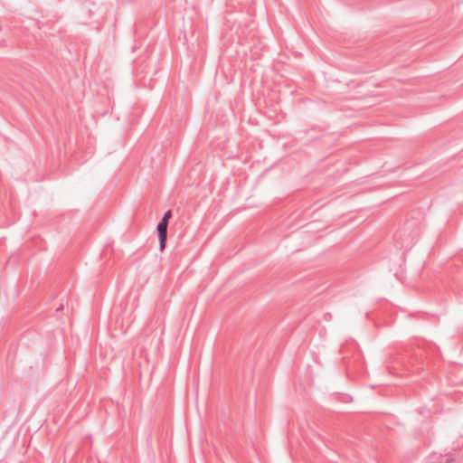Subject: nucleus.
Returning a JSON list of instances; mask_svg holds the SVG:
<instances>
[{"mask_svg":"<svg viewBox=\"0 0 463 463\" xmlns=\"http://www.w3.org/2000/svg\"><path fill=\"white\" fill-rule=\"evenodd\" d=\"M172 217V211L168 210L163 216L162 220L157 224V232L159 239V249L160 250H164L166 244L167 240V227L168 221Z\"/></svg>","mask_w":463,"mask_h":463,"instance_id":"f257e3e1","label":"nucleus"}]
</instances>
